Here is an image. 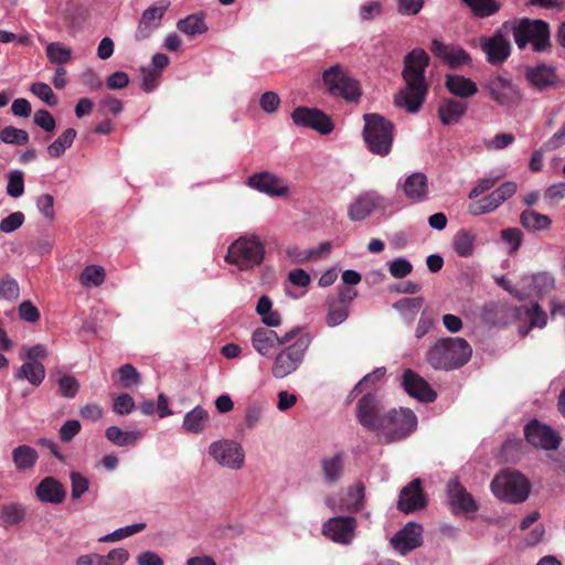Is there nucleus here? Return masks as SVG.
<instances>
[{"label": "nucleus", "mask_w": 565, "mask_h": 565, "mask_svg": "<svg viewBox=\"0 0 565 565\" xmlns=\"http://www.w3.org/2000/svg\"><path fill=\"white\" fill-rule=\"evenodd\" d=\"M386 206V200L375 191L359 194L349 205L348 216L351 221L365 220L371 213Z\"/></svg>", "instance_id": "19"}, {"label": "nucleus", "mask_w": 565, "mask_h": 565, "mask_svg": "<svg viewBox=\"0 0 565 565\" xmlns=\"http://www.w3.org/2000/svg\"><path fill=\"white\" fill-rule=\"evenodd\" d=\"M117 373L119 375L120 385L126 388L136 386L141 381L140 373L129 363L121 365L117 370Z\"/></svg>", "instance_id": "52"}, {"label": "nucleus", "mask_w": 565, "mask_h": 565, "mask_svg": "<svg viewBox=\"0 0 565 565\" xmlns=\"http://www.w3.org/2000/svg\"><path fill=\"white\" fill-rule=\"evenodd\" d=\"M491 491L495 498L509 503L524 502L531 491L529 479L514 470H503L491 482Z\"/></svg>", "instance_id": "7"}, {"label": "nucleus", "mask_w": 565, "mask_h": 565, "mask_svg": "<svg viewBox=\"0 0 565 565\" xmlns=\"http://www.w3.org/2000/svg\"><path fill=\"white\" fill-rule=\"evenodd\" d=\"M431 52L450 68H459L470 63L469 54L457 45H448L438 40H433Z\"/></svg>", "instance_id": "24"}, {"label": "nucleus", "mask_w": 565, "mask_h": 565, "mask_svg": "<svg viewBox=\"0 0 565 565\" xmlns=\"http://www.w3.org/2000/svg\"><path fill=\"white\" fill-rule=\"evenodd\" d=\"M423 543V526L416 522L406 523L392 539L393 548L401 555L419 547Z\"/></svg>", "instance_id": "22"}, {"label": "nucleus", "mask_w": 565, "mask_h": 565, "mask_svg": "<svg viewBox=\"0 0 565 565\" xmlns=\"http://www.w3.org/2000/svg\"><path fill=\"white\" fill-rule=\"evenodd\" d=\"M525 75L530 84L539 90L550 88L557 82L554 67L545 64L527 67Z\"/></svg>", "instance_id": "29"}, {"label": "nucleus", "mask_w": 565, "mask_h": 565, "mask_svg": "<svg viewBox=\"0 0 565 565\" xmlns=\"http://www.w3.org/2000/svg\"><path fill=\"white\" fill-rule=\"evenodd\" d=\"M477 235L472 230L461 228L452 238V248L460 257H470L476 248Z\"/></svg>", "instance_id": "34"}, {"label": "nucleus", "mask_w": 565, "mask_h": 565, "mask_svg": "<svg viewBox=\"0 0 565 565\" xmlns=\"http://www.w3.org/2000/svg\"><path fill=\"white\" fill-rule=\"evenodd\" d=\"M500 205L501 204L499 203L494 194L491 192L489 195L473 201L468 206V212L473 216H479L494 212Z\"/></svg>", "instance_id": "46"}, {"label": "nucleus", "mask_w": 565, "mask_h": 565, "mask_svg": "<svg viewBox=\"0 0 565 565\" xmlns=\"http://www.w3.org/2000/svg\"><path fill=\"white\" fill-rule=\"evenodd\" d=\"M509 30L519 49H524L531 43L534 51L541 52L550 46V28L542 20L523 19L509 25Z\"/></svg>", "instance_id": "9"}, {"label": "nucleus", "mask_w": 565, "mask_h": 565, "mask_svg": "<svg viewBox=\"0 0 565 565\" xmlns=\"http://www.w3.org/2000/svg\"><path fill=\"white\" fill-rule=\"evenodd\" d=\"M46 55L53 64H65L71 60L72 50L60 42H52L46 45Z\"/></svg>", "instance_id": "50"}, {"label": "nucleus", "mask_w": 565, "mask_h": 565, "mask_svg": "<svg viewBox=\"0 0 565 565\" xmlns=\"http://www.w3.org/2000/svg\"><path fill=\"white\" fill-rule=\"evenodd\" d=\"M429 60L428 54L419 47L405 55L402 72L405 86L394 98L397 107L405 108L408 113H417L419 110L428 92L425 71Z\"/></svg>", "instance_id": "2"}, {"label": "nucleus", "mask_w": 565, "mask_h": 565, "mask_svg": "<svg viewBox=\"0 0 565 565\" xmlns=\"http://www.w3.org/2000/svg\"><path fill=\"white\" fill-rule=\"evenodd\" d=\"M326 307V323L330 328L342 324L349 317V306L341 303V301H335V298H328Z\"/></svg>", "instance_id": "39"}, {"label": "nucleus", "mask_w": 565, "mask_h": 565, "mask_svg": "<svg viewBox=\"0 0 565 565\" xmlns=\"http://www.w3.org/2000/svg\"><path fill=\"white\" fill-rule=\"evenodd\" d=\"M30 92L49 106H55L57 104L56 95L50 85L45 83H33L30 87Z\"/></svg>", "instance_id": "59"}, {"label": "nucleus", "mask_w": 565, "mask_h": 565, "mask_svg": "<svg viewBox=\"0 0 565 565\" xmlns=\"http://www.w3.org/2000/svg\"><path fill=\"white\" fill-rule=\"evenodd\" d=\"M518 315L530 323V327L521 328L519 330L522 335L527 334L531 328H543L547 323V315L537 302H533L530 306L519 307Z\"/></svg>", "instance_id": "31"}, {"label": "nucleus", "mask_w": 565, "mask_h": 565, "mask_svg": "<svg viewBox=\"0 0 565 565\" xmlns=\"http://www.w3.org/2000/svg\"><path fill=\"white\" fill-rule=\"evenodd\" d=\"M177 26L180 32L189 36L202 34L207 31V26L204 20L198 15H189L180 20Z\"/></svg>", "instance_id": "48"}, {"label": "nucleus", "mask_w": 565, "mask_h": 565, "mask_svg": "<svg viewBox=\"0 0 565 565\" xmlns=\"http://www.w3.org/2000/svg\"><path fill=\"white\" fill-rule=\"evenodd\" d=\"M448 495L451 509L455 513H475L478 505L470 493L457 481L448 484Z\"/></svg>", "instance_id": "27"}, {"label": "nucleus", "mask_w": 565, "mask_h": 565, "mask_svg": "<svg viewBox=\"0 0 565 565\" xmlns=\"http://www.w3.org/2000/svg\"><path fill=\"white\" fill-rule=\"evenodd\" d=\"M383 13V4L377 0H370L362 3L359 8V18L361 21H372L381 17Z\"/></svg>", "instance_id": "57"}, {"label": "nucleus", "mask_w": 565, "mask_h": 565, "mask_svg": "<svg viewBox=\"0 0 565 565\" xmlns=\"http://www.w3.org/2000/svg\"><path fill=\"white\" fill-rule=\"evenodd\" d=\"M478 18H486L499 11L500 4L497 0H462Z\"/></svg>", "instance_id": "47"}, {"label": "nucleus", "mask_w": 565, "mask_h": 565, "mask_svg": "<svg viewBox=\"0 0 565 565\" xmlns=\"http://www.w3.org/2000/svg\"><path fill=\"white\" fill-rule=\"evenodd\" d=\"M168 7L169 2L161 0L142 12L135 33L137 41L148 39L160 26Z\"/></svg>", "instance_id": "21"}, {"label": "nucleus", "mask_w": 565, "mask_h": 565, "mask_svg": "<svg viewBox=\"0 0 565 565\" xmlns=\"http://www.w3.org/2000/svg\"><path fill=\"white\" fill-rule=\"evenodd\" d=\"M0 139L6 143L25 145L29 141V134L12 126H7L0 131Z\"/></svg>", "instance_id": "55"}, {"label": "nucleus", "mask_w": 565, "mask_h": 565, "mask_svg": "<svg viewBox=\"0 0 565 565\" xmlns=\"http://www.w3.org/2000/svg\"><path fill=\"white\" fill-rule=\"evenodd\" d=\"M309 345V337L300 334L297 330L296 337L291 342L282 345L274 356L270 369L271 375L280 380L295 373L303 363Z\"/></svg>", "instance_id": "4"}, {"label": "nucleus", "mask_w": 565, "mask_h": 565, "mask_svg": "<svg viewBox=\"0 0 565 565\" xmlns=\"http://www.w3.org/2000/svg\"><path fill=\"white\" fill-rule=\"evenodd\" d=\"M356 526L353 516H332L322 524V534L334 543L349 545L355 537Z\"/></svg>", "instance_id": "15"}, {"label": "nucleus", "mask_w": 565, "mask_h": 565, "mask_svg": "<svg viewBox=\"0 0 565 565\" xmlns=\"http://www.w3.org/2000/svg\"><path fill=\"white\" fill-rule=\"evenodd\" d=\"M364 140L367 149L375 154L386 156L393 143V125L376 114L364 115Z\"/></svg>", "instance_id": "8"}, {"label": "nucleus", "mask_w": 565, "mask_h": 565, "mask_svg": "<svg viewBox=\"0 0 565 565\" xmlns=\"http://www.w3.org/2000/svg\"><path fill=\"white\" fill-rule=\"evenodd\" d=\"M38 459V451L28 445L18 446L12 450V461L18 471L33 469Z\"/></svg>", "instance_id": "36"}, {"label": "nucleus", "mask_w": 565, "mask_h": 565, "mask_svg": "<svg viewBox=\"0 0 565 565\" xmlns=\"http://www.w3.org/2000/svg\"><path fill=\"white\" fill-rule=\"evenodd\" d=\"M393 307H394V309L399 311L404 318L412 320L422 307V299L420 298H404V299L396 301L393 305Z\"/></svg>", "instance_id": "54"}, {"label": "nucleus", "mask_w": 565, "mask_h": 565, "mask_svg": "<svg viewBox=\"0 0 565 565\" xmlns=\"http://www.w3.org/2000/svg\"><path fill=\"white\" fill-rule=\"evenodd\" d=\"M210 420V415L202 406H195L193 409L188 412L182 422V428L189 434H201L203 433Z\"/></svg>", "instance_id": "32"}, {"label": "nucleus", "mask_w": 565, "mask_h": 565, "mask_svg": "<svg viewBox=\"0 0 565 565\" xmlns=\"http://www.w3.org/2000/svg\"><path fill=\"white\" fill-rule=\"evenodd\" d=\"M266 415V405L260 401L249 402L243 415V425L247 430L256 429L264 420Z\"/></svg>", "instance_id": "38"}, {"label": "nucleus", "mask_w": 565, "mask_h": 565, "mask_svg": "<svg viewBox=\"0 0 565 565\" xmlns=\"http://www.w3.org/2000/svg\"><path fill=\"white\" fill-rule=\"evenodd\" d=\"M61 394L67 398H73L78 393L79 383L72 375H63L57 381Z\"/></svg>", "instance_id": "64"}, {"label": "nucleus", "mask_w": 565, "mask_h": 565, "mask_svg": "<svg viewBox=\"0 0 565 565\" xmlns=\"http://www.w3.org/2000/svg\"><path fill=\"white\" fill-rule=\"evenodd\" d=\"M25 518V508L21 503L12 502L1 507L0 520L3 526L19 524Z\"/></svg>", "instance_id": "43"}, {"label": "nucleus", "mask_w": 565, "mask_h": 565, "mask_svg": "<svg viewBox=\"0 0 565 565\" xmlns=\"http://www.w3.org/2000/svg\"><path fill=\"white\" fill-rule=\"evenodd\" d=\"M363 501L364 487L361 483H355L338 494L324 499L326 505L332 512H355L362 508Z\"/></svg>", "instance_id": "17"}, {"label": "nucleus", "mask_w": 565, "mask_h": 565, "mask_svg": "<svg viewBox=\"0 0 565 565\" xmlns=\"http://www.w3.org/2000/svg\"><path fill=\"white\" fill-rule=\"evenodd\" d=\"M445 84L451 94L461 98L471 97L478 92L477 84L461 75H447Z\"/></svg>", "instance_id": "33"}, {"label": "nucleus", "mask_w": 565, "mask_h": 565, "mask_svg": "<svg viewBox=\"0 0 565 565\" xmlns=\"http://www.w3.org/2000/svg\"><path fill=\"white\" fill-rule=\"evenodd\" d=\"M39 501L51 504H60L66 497L63 484L53 477H45L35 488Z\"/></svg>", "instance_id": "28"}, {"label": "nucleus", "mask_w": 565, "mask_h": 565, "mask_svg": "<svg viewBox=\"0 0 565 565\" xmlns=\"http://www.w3.org/2000/svg\"><path fill=\"white\" fill-rule=\"evenodd\" d=\"M209 455L220 466L230 470H239L245 463V450L243 446L230 438L213 441L209 446Z\"/></svg>", "instance_id": "10"}, {"label": "nucleus", "mask_w": 565, "mask_h": 565, "mask_svg": "<svg viewBox=\"0 0 565 565\" xmlns=\"http://www.w3.org/2000/svg\"><path fill=\"white\" fill-rule=\"evenodd\" d=\"M35 205L41 215L47 221H54L56 213L54 210V198L49 193L39 195L35 200Z\"/></svg>", "instance_id": "58"}, {"label": "nucleus", "mask_w": 565, "mask_h": 565, "mask_svg": "<svg viewBox=\"0 0 565 565\" xmlns=\"http://www.w3.org/2000/svg\"><path fill=\"white\" fill-rule=\"evenodd\" d=\"M556 287V279L550 271H537L522 275V300L543 298Z\"/></svg>", "instance_id": "18"}, {"label": "nucleus", "mask_w": 565, "mask_h": 565, "mask_svg": "<svg viewBox=\"0 0 565 565\" xmlns=\"http://www.w3.org/2000/svg\"><path fill=\"white\" fill-rule=\"evenodd\" d=\"M402 384L411 396L422 402H433L436 398V393L429 384L412 370L404 372Z\"/></svg>", "instance_id": "25"}, {"label": "nucleus", "mask_w": 565, "mask_h": 565, "mask_svg": "<svg viewBox=\"0 0 565 565\" xmlns=\"http://www.w3.org/2000/svg\"><path fill=\"white\" fill-rule=\"evenodd\" d=\"M105 437L117 447H128L136 445L142 438V433L138 430H122L118 426H109L105 430Z\"/></svg>", "instance_id": "35"}, {"label": "nucleus", "mask_w": 565, "mask_h": 565, "mask_svg": "<svg viewBox=\"0 0 565 565\" xmlns=\"http://www.w3.org/2000/svg\"><path fill=\"white\" fill-rule=\"evenodd\" d=\"M71 480V497L72 500H79L84 493H86L89 489L88 479L77 471H72L70 473Z\"/></svg>", "instance_id": "53"}, {"label": "nucleus", "mask_w": 565, "mask_h": 565, "mask_svg": "<svg viewBox=\"0 0 565 565\" xmlns=\"http://www.w3.org/2000/svg\"><path fill=\"white\" fill-rule=\"evenodd\" d=\"M509 33V25L504 24L494 35L480 39V46L489 63L500 64L509 57L511 51Z\"/></svg>", "instance_id": "16"}, {"label": "nucleus", "mask_w": 565, "mask_h": 565, "mask_svg": "<svg viewBox=\"0 0 565 565\" xmlns=\"http://www.w3.org/2000/svg\"><path fill=\"white\" fill-rule=\"evenodd\" d=\"M326 90L332 97L342 98L348 103H358L362 88L356 78L342 64H333L321 73Z\"/></svg>", "instance_id": "5"}, {"label": "nucleus", "mask_w": 565, "mask_h": 565, "mask_svg": "<svg viewBox=\"0 0 565 565\" xmlns=\"http://www.w3.org/2000/svg\"><path fill=\"white\" fill-rule=\"evenodd\" d=\"M147 524L145 522L134 523L129 524L119 529H116L115 531L103 535L98 539V542L100 543H114L122 541L127 537H130L135 534H138L142 532L146 529Z\"/></svg>", "instance_id": "42"}, {"label": "nucleus", "mask_w": 565, "mask_h": 565, "mask_svg": "<svg viewBox=\"0 0 565 565\" xmlns=\"http://www.w3.org/2000/svg\"><path fill=\"white\" fill-rule=\"evenodd\" d=\"M297 329L278 335L276 331L266 328H256L250 335V342L254 350L262 356L268 358L278 345H285L296 337Z\"/></svg>", "instance_id": "13"}, {"label": "nucleus", "mask_w": 565, "mask_h": 565, "mask_svg": "<svg viewBox=\"0 0 565 565\" xmlns=\"http://www.w3.org/2000/svg\"><path fill=\"white\" fill-rule=\"evenodd\" d=\"M521 225L527 231H545L551 224L552 220L545 214H541L534 210H525L520 215Z\"/></svg>", "instance_id": "40"}, {"label": "nucleus", "mask_w": 565, "mask_h": 565, "mask_svg": "<svg viewBox=\"0 0 565 565\" xmlns=\"http://www.w3.org/2000/svg\"><path fill=\"white\" fill-rule=\"evenodd\" d=\"M472 356V348L463 338H441L426 352L427 363L435 370L451 371L466 365Z\"/></svg>", "instance_id": "3"}, {"label": "nucleus", "mask_w": 565, "mask_h": 565, "mask_svg": "<svg viewBox=\"0 0 565 565\" xmlns=\"http://www.w3.org/2000/svg\"><path fill=\"white\" fill-rule=\"evenodd\" d=\"M467 110V104L454 99L444 100L438 109L440 121L444 125L458 122Z\"/></svg>", "instance_id": "37"}, {"label": "nucleus", "mask_w": 565, "mask_h": 565, "mask_svg": "<svg viewBox=\"0 0 565 565\" xmlns=\"http://www.w3.org/2000/svg\"><path fill=\"white\" fill-rule=\"evenodd\" d=\"M20 298V286L15 278L9 274L0 276V300L14 303Z\"/></svg>", "instance_id": "44"}, {"label": "nucleus", "mask_w": 565, "mask_h": 565, "mask_svg": "<svg viewBox=\"0 0 565 565\" xmlns=\"http://www.w3.org/2000/svg\"><path fill=\"white\" fill-rule=\"evenodd\" d=\"M76 130L73 128H67L55 141H53L47 147V153L52 158H60L64 154V152L71 148L75 138Z\"/></svg>", "instance_id": "45"}, {"label": "nucleus", "mask_w": 565, "mask_h": 565, "mask_svg": "<svg viewBox=\"0 0 565 565\" xmlns=\"http://www.w3.org/2000/svg\"><path fill=\"white\" fill-rule=\"evenodd\" d=\"M7 178V194L14 199L20 198L24 193V173L21 170H12Z\"/></svg>", "instance_id": "51"}, {"label": "nucleus", "mask_w": 565, "mask_h": 565, "mask_svg": "<svg viewBox=\"0 0 565 565\" xmlns=\"http://www.w3.org/2000/svg\"><path fill=\"white\" fill-rule=\"evenodd\" d=\"M388 271L394 278H404L412 273V264L404 257L393 259L387 264Z\"/></svg>", "instance_id": "61"}, {"label": "nucleus", "mask_w": 565, "mask_h": 565, "mask_svg": "<svg viewBox=\"0 0 565 565\" xmlns=\"http://www.w3.org/2000/svg\"><path fill=\"white\" fill-rule=\"evenodd\" d=\"M105 278L106 273L104 267L99 265H88L82 270L78 281L84 288H92L103 285Z\"/></svg>", "instance_id": "41"}, {"label": "nucleus", "mask_w": 565, "mask_h": 565, "mask_svg": "<svg viewBox=\"0 0 565 565\" xmlns=\"http://www.w3.org/2000/svg\"><path fill=\"white\" fill-rule=\"evenodd\" d=\"M129 558L130 554L126 548L116 547L103 555V565H125Z\"/></svg>", "instance_id": "63"}, {"label": "nucleus", "mask_w": 565, "mask_h": 565, "mask_svg": "<svg viewBox=\"0 0 565 565\" xmlns=\"http://www.w3.org/2000/svg\"><path fill=\"white\" fill-rule=\"evenodd\" d=\"M246 185L269 198H282L290 192L289 185L284 178L267 170L249 175L246 180Z\"/></svg>", "instance_id": "12"}, {"label": "nucleus", "mask_w": 565, "mask_h": 565, "mask_svg": "<svg viewBox=\"0 0 565 565\" xmlns=\"http://www.w3.org/2000/svg\"><path fill=\"white\" fill-rule=\"evenodd\" d=\"M403 195L413 204L425 202L428 199V180L422 172H413L398 184Z\"/></svg>", "instance_id": "23"}, {"label": "nucleus", "mask_w": 565, "mask_h": 565, "mask_svg": "<svg viewBox=\"0 0 565 565\" xmlns=\"http://www.w3.org/2000/svg\"><path fill=\"white\" fill-rule=\"evenodd\" d=\"M502 241L509 246V253H515L522 244L523 233L519 228H505L501 231Z\"/></svg>", "instance_id": "60"}, {"label": "nucleus", "mask_w": 565, "mask_h": 565, "mask_svg": "<svg viewBox=\"0 0 565 565\" xmlns=\"http://www.w3.org/2000/svg\"><path fill=\"white\" fill-rule=\"evenodd\" d=\"M425 505L426 499L420 488V480L415 479L401 491L398 509L404 513H412L425 508Z\"/></svg>", "instance_id": "26"}, {"label": "nucleus", "mask_w": 565, "mask_h": 565, "mask_svg": "<svg viewBox=\"0 0 565 565\" xmlns=\"http://www.w3.org/2000/svg\"><path fill=\"white\" fill-rule=\"evenodd\" d=\"M386 374V369L381 366L375 369L373 372L366 374L352 390L350 397H354L358 393L362 392L366 387L374 386L377 382L382 381Z\"/></svg>", "instance_id": "56"}, {"label": "nucleus", "mask_w": 565, "mask_h": 565, "mask_svg": "<svg viewBox=\"0 0 565 565\" xmlns=\"http://www.w3.org/2000/svg\"><path fill=\"white\" fill-rule=\"evenodd\" d=\"M265 256V247L256 235H244L235 239L227 248L225 262L242 271L259 266Z\"/></svg>", "instance_id": "6"}, {"label": "nucleus", "mask_w": 565, "mask_h": 565, "mask_svg": "<svg viewBox=\"0 0 565 565\" xmlns=\"http://www.w3.org/2000/svg\"><path fill=\"white\" fill-rule=\"evenodd\" d=\"M292 122L301 128H310L321 135H330L334 125L331 118L318 108L299 106L291 113Z\"/></svg>", "instance_id": "14"}, {"label": "nucleus", "mask_w": 565, "mask_h": 565, "mask_svg": "<svg viewBox=\"0 0 565 565\" xmlns=\"http://www.w3.org/2000/svg\"><path fill=\"white\" fill-rule=\"evenodd\" d=\"M134 398L127 394L121 393L114 398L113 411L118 415H128L135 409Z\"/></svg>", "instance_id": "62"}, {"label": "nucleus", "mask_w": 565, "mask_h": 565, "mask_svg": "<svg viewBox=\"0 0 565 565\" xmlns=\"http://www.w3.org/2000/svg\"><path fill=\"white\" fill-rule=\"evenodd\" d=\"M484 89L498 105L512 108L521 100V93L510 77L497 74L488 77Z\"/></svg>", "instance_id": "11"}, {"label": "nucleus", "mask_w": 565, "mask_h": 565, "mask_svg": "<svg viewBox=\"0 0 565 565\" xmlns=\"http://www.w3.org/2000/svg\"><path fill=\"white\" fill-rule=\"evenodd\" d=\"M380 399L372 395H364L356 406L359 423L366 429L376 434L385 443H398L406 439L417 428V416L409 408H393L382 414Z\"/></svg>", "instance_id": "1"}, {"label": "nucleus", "mask_w": 565, "mask_h": 565, "mask_svg": "<svg viewBox=\"0 0 565 565\" xmlns=\"http://www.w3.org/2000/svg\"><path fill=\"white\" fill-rule=\"evenodd\" d=\"M526 440L534 447L545 450L556 449L561 444L559 435L547 425L534 419L524 429Z\"/></svg>", "instance_id": "20"}, {"label": "nucleus", "mask_w": 565, "mask_h": 565, "mask_svg": "<svg viewBox=\"0 0 565 565\" xmlns=\"http://www.w3.org/2000/svg\"><path fill=\"white\" fill-rule=\"evenodd\" d=\"M45 367L39 361H26L14 371L13 377L17 381H26L34 387H39L45 379Z\"/></svg>", "instance_id": "30"}, {"label": "nucleus", "mask_w": 565, "mask_h": 565, "mask_svg": "<svg viewBox=\"0 0 565 565\" xmlns=\"http://www.w3.org/2000/svg\"><path fill=\"white\" fill-rule=\"evenodd\" d=\"M322 468L324 477L328 481H337L343 471V457L341 454H337L330 458L322 460Z\"/></svg>", "instance_id": "49"}]
</instances>
